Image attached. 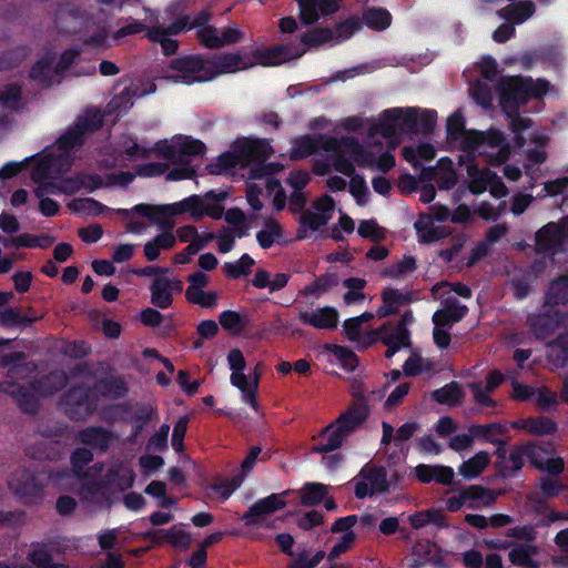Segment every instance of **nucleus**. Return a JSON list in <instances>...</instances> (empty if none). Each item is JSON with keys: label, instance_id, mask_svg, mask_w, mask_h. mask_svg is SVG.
Returning a JSON list of instances; mask_svg holds the SVG:
<instances>
[{"label": "nucleus", "instance_id": "1", "mask_svg": "<svg viewBox=\"0 0 568 568\" xmlns=\"http://www.w3.org/2000/svg\"><path fill=\"white\" fill-rule=\"evenodd\" d=\"M550 83L546 79L534 81L530 77H508L498 82L499 104L504 112H516L532 99L548 93Z\"/></svg>", "mask_w": 568, "mask_h": 568}, {"label": "nucleus", "instance_id": "2", "mask_svg": "<svg viewBox=\"0 0 568 568\" xmlns=\"http://www.w3.org/2000/svg\"><path fill=\"white\" fill-rule=\"evenodd\" d=\"M323 150L333 153V168L346 176L354 174L355 163L365 168L373 166L375 161V153L364 148L355 136H327Z\"/></svg>", "mask_w": 568, "mask_h": 568}, {"label": "nucleus", "instance_id": "3", "mask_svg": "<svg viewBox=\"0 0 568 568\" xmlns=\"http://www.w3.org/2000/svg\"><path fill=\"white\" fill-rule=\"evenodd\" d=\"M464 151L475 155L487 156V163L498 166L506 163L510 156V145L500 130H470L463 140Z\"/></svg>", "mask_w": 568, "mask_h": 568}, {"label": "nucleus", "instance_id": "4", "mask_svg": "<svg viewBox=\"0 0 568 568\" xmlns=\"http://www.w3.org/2000/svg\"><path fill=\"white\" fill-rule=\"evenodd\" d=\"M99 400V395L91 386L79 383L62 394L59 406L70 420L84 422L98 410Z\"/></svg>", "mask_w": 568, "mask_h": 568}, {"label": "nucleus", "instance_id": "5", "mask_svg": "<svg viewBox=\"0 0 568 568\" xmlns=\"http://www.w3.org/2000/svg\"><path fill=\"white\" fill-rule=\"evenodd\" d=\"M51 471L44 468H22L14 471L9 488L24 505H39L43 501L44 480L51 478Z\"/></svg>", "mask_w": 568, "mask_h": 568}, {"label": "nucleus", "instance_id": "6", "mask_svg": "<svg viewBox=\"0 0 568 568\" xmlns=\"http://www.w3.org/2000/svg\"><path fill=\"white\" fill-rule=\"evenodd\" d=\"M168 68L176 71V75L170 77L175 82L192 84L195 82H207L206 73H209L207 59L201 54H189L174 58L170 61Z\"/></svg>", "mask_w": 568, "mask_h": 568}, {"label": "nucleus", "instance_id": "7", "mask_svg": "<svg viewBox=\"0 0 568 568\" xmlns=\"http://www.w3.org/2000/svg\"><path fill=\"white\" fill-rule=\"evenodd\" d=\"M87 20L85 10L72 0H62L54 11L53 21L60 32L78 33Z\"/></svg>", "mask_w": 568, "mask_h": 568}, {"label": "nucleus", "instance_id": "8", "mask_svg": "<svg viewBox=\"0 0 568 568\" xmlns=\"http://www.w3.org/2000/svg\"><path fill=\"white\" fill-rule=\"evenodd\" d=\"M359 476L363 480L355 484L354 494L358 499H364L374 494H385L389 490L387 471L383 466H365Z\"/></svg>", "mask_w": 568, "mask_h": 568}, {"label": "nucleus", "instance_id": "9", "mask_svg": "<svg viewBox=\"0 0 568 568\" xmlns=\"http://www.w3.org/2000/svg\"><path fill=\"white\" fill-rule=\"evenodd\" d=\"M306 49L301 43L287 42L272 45L265 49L254 51V63L261 65H278L293 59L301 58Z\"/></svg>", "mask_w": 568, "mask_h": 568}, {"label": "nucleus", "instance_id": "10", "mask_svg": "<svg viewBox=\"0 0 568 568\" xmlns=\"http://www.w3.org/2000/svg\"><path fill=\"white\" fill-rule=\"evenodd\" d=\"M368 415L369 408L367 400L364 396L358 395L351 403L348 408L338 416L334 424L347 437L366 422Z\"/></svg>", "mask_w": 568, "mask_h": 568}, {"label": "nucleus", "instance_id": "11", "mask_svg": "<svg viewBox=\"0 0 568 568\" xmlns=\"http://www.w3.org/2000/svg\"><path fill=\"white\" fill-rule=\"evenodd\" d=\"M71 163H68V156L49 153L41 156L33 165L31 180L34 183H42L49 179H54L64 173Z\"/></svg>", "mask_w": 568, "mask_h": 568}, {"label": "nucleus", "instance_id": "12", "mask_svg": "<svg viewBox=\"0 0 568 568\" xmlns=\"http://www.w3.org/2000/svg\"><path fill=\"white\" fill-rule=\"evenodd\" d=\"M235 151L239 152L243 165L262 164L273 153L270 142L265 139H244L235 141Z\"/></svg>", "mask_w": 568, "mask_h": 568}, {"label": "nucleus", "instance_id": "13", "mask_svg": "<svg viewBox=\"0 0 568 568\" xmlns=\"http://www.w3.org/2000/svg\"><path fill=\"white\" fill-rule=\"evenodd\" d=\"M0 392L11 396L22 413H38V394L31 389V383L29 384V386H24L18 384L14 381L4 379L0 383Z\"/></svg>", "mask_w": 568, "mask_h": 568}, {"label": "nucleus", "instance_id": "14", "mask_svg": "<svg viewBox=\"0 0 568 568\" xmlns=\"http://www.w3.org/2000/svg\"><path fill=\"white\" fill-rule=\"evenodd\" d=\"M204 203L200 195L193 194L180 202L172 204L158 205L159 216L162 217V225L166 224L168 217L179 214L190 213L193 221L199 222L203 219Z\"/></svg>", "mask_w": 568, "mask_h": 568}, {"label": "nucleus", "instance_id": "15", "mask_svg": "<svg viewBox=\"0 0 568 568\" xmlns=\"http://www.w3.org/2000/svg\"><path fill=\"white\" fill-rule=\"evenodd\" d=\"M209 73L206 78L209 81L213 80L217 75L234 73L240 70L247 69L254 63H247L244 61L240 53H219L207 59Z\"/></svg>", "mask_w": 568, "mask_h": 568}, {"label": "nucleus", "instance_id": "16", "mask_svg": "<svg viewBox=\"0 0 568 568\" xmlns=\"http://www.w3.org/2000/svg\"><path fill=\"white\" fill-rule=\"evenodd\" d=\"M286 506V501L280 494H271L264 498L256 500L243 514L241 519L246 526H256L260 524V518L273 514Z\"/></svg>", "mask_w": 568, "mask_h": 568}, {"label": "nucleus", "instance_id": "17", "mask_svg": "<svg viewBox=\"0 0 568 568\" xmlns=\"http://www.w3.org/2000/svg\"><path fill=\"white\" fill-rule=\"evenodd\" d=\"M142 539L149 540L156 546L168 542L182 550H187L191 545V535L176 526H172L169 529H149L142 534Z\"/></svg>", "mask_w": 568, "mask_h": 568}, {"label": "nucleus", "instance_id": "18", "mask_svg": "<svg viewBox=\"0 0 568 568\" xmlns=\"http://www.w3.org/2000/svg\"><path fill=\"white\" fill-rule=\"evenodd\" d=\"M300 8V18L304 24H313L323 16L337 12L339 0H296Z\"/></svg>", "mask_w": 568, "mask_h": 568}, {"label": "nucleus", "instance_id": "19", "mask_svg": "<svg viewBox=\"0 0 568 568\" xmlns=\"http://www.w3.org/2000/svg\"><path fill=\"white\" fill-rule=\"evenodd\" d=\"M504 379L505 377L503 373L498 369H494L488 373L485 386L481 382L469 383L468 388L474 396L475 403L480 407H496V400L488 394L498 388L503 384Z\"/></svg>", "mask_w": 568, "mask_h": 568}, {"label": "nucleus", "instance_id": "20", "mask_svg": "<svg viewBox=\"0 0 568 568\" xmlns=\"http://www.w3.org/2000/svg\"><path fill=\"white\" fill-rule=\"evenodd\" d=\"M69 382L68 374L62 369H53L41 378L31 382V389L41 397L53 396L63 389Z\"/></svg>", "mask_w": 568, "mask_h": 568}, {"label": "nucleus", "instance_id": "21", "mask_svg": "<svg viewBox=\"0 0 568 568\" xmlns=\"http://www.w3.org/2000/svg\"><path fill=\"white\" fill-rule=\"evenodd\" d=\"M298 318L303 324L317 329H335L338 325V313L332 306H324L312 313L300 312Z\"/></svg>", "mask_w": 568, "mask_h": 568}, {"label": "nucleus", "instance_id": "22", "mask_svg": "<svg viewBox=\"0 0 568 568\" xmlns=\"http://www.w3.org/2000/svg\"><path fill=\"white\" fill-rule=\"evenodd\" d=\"M561 315L559 312L552 314L544 313L528 317L530 331L538 339L549 337L559 326Z\"/></svg>", "mask_w": 568, "mask_h": 568}, {"label": "nucleus", "instance_id": "23", "mask_svg": "<svg viewBox=\"0 0 568 568\" xmlns=\"http://www.w3.org/2000/svg\"><path fill=\"white\" fill-rule=\"evenodd\" d=\"M326 138L327 136L310 134L296 138L290 151V159L298 161L316 153L320 149L323 150V143Z\"/></svg>", "mask_w": 568, "mask_h": 568}, {"label": "nucleus", "instance_id": "24", "mask_svg": "<svg viewBox=\"0 0 568 568\" xmlns=\"http://www.w3.org/2000/svg\"><path fill=\"white\" fill-rule=\"evenodd\" d=\"M536 12V6L531 0H520L508 4L498 11V16L515 24H521Z\"/></svg>", "mask_w": 568, "mask_h": 568}, {"label": "nucleus", "instance_id": "25", "mask_svg": "<svg viewBox=\"0 0 568 568\" xmlns=\"http://www.w3.org/2000/svg\"><path fill=\"white\" fill-rule=\"evenodd\" d=\"M112 434L101 426H89L80 430L78 440L87 446L105 452L111 444Z\"/></svg>", "mask_w": 568, "mask_h": 568}, {"label": "nucleus", "instance_id": "26", "mask_svg": "<svg viewBox=\"0 0 568 568\" xmlns=\"http://www.w3.org/2000/svg\"><path fill=\"white\" fill-rule=\"evenodd\" d=\"M135 475L132 469L112 467L101 478L99 486L102 488H118L126 490L134 484Z\"/></svg>", "mask_w": 568, "mask_h": 568}, {"label": "nucleus", "instance_id": "27", "mask_svg": "<svg viewBox=\"0 0 568 568\" xmlns=\"http://www.w3.org/2000/svg\"><path fill=\"white\" fill-rule=\"evenodd\" d=\"M525 456V446H515L505 460L495 463L497 475L503 479L513 478L524 467Z\"/></svg>", "mask_w": 568, "mask_h": 568}, {"label": "nucleus", "instance_id": "28", "mask_svg": "<svg viewBox=\"0 0 568 568\" xmlns=\"http://www.w3.org/2000/svg\"><path fill=\"white\" fill-rule=\"evenodd\" d=\"M318 436L323 440L312 447V452L316 454H326L338 449L346 438V435L334 423L324 427Z\"/></svg>", "mask_w": 568, "mask_h": 568}, {"label": "nucleus", "instance_id": "29", "mask_svg": "<svg viewBox=\"0 0 568 568\" xmlns=\"http://www.w3.org/2000/svg\"><path fill=\"white\" fill-rule=\"evenodd\" d=\"M429 215H420L414 226L418 234V242L423 244L434 243L447 236L444 226H435Z\"/></svg>", "mask_w": 568, "mask_h": 568}, {"label": "nucleus", "instance_id": "30", "mask_svg": "<svg viewBox=\"0 0 568 568\" xmlns=\"http://www.w3.org/2000/svg\"><path fill=\"white\" fill-rule=\"evenodd\" d=\"M258 365L255 367L254 378L253 382L250 384L248 379L245 374L243 373H232L231 374V383L233 386L239 388L243 396L245 397V402L253 407L254 409H257L258 403H257V388L260 383V375L256 372Z\"/></svg>", "mask_w": 568, "mask_h": 568}, {"label": "nucleus", "instance_id": "31", "mask_svg": "<svg viewBox=\"0 0 568 568\" xmlns=\"http://www.w3.org/2000/svg\"><path fill=\"white\" fill-rule=\"evenodd\" d=\"M52 63L53 59L47 57L38 60L30 69V79L36 81L42 89L50 88L55 82V77H59Z\"/></svg>", "mask_w": 568, "mask_h": 568}, {"label": "nucleus", "instance_id": "32", "mask_svg": "<svg viewBox=\"0 0 568 568\" xmlns=\"http://www.w3.org/2000/svg\"><path fill=\"white\" fill-rule=\"evenodd\" d=\"M64 446L60 440H41L29 447L28 455L37 460H59Z\"/></svg>", "mask_w": 568, "mask_h": 568}, {"label": "nucleus", "instance_id": "33", "mask_svg": "<svg viewBox=\"0 0 568 568\" xmlns=\"http://www.w3.org/2000/svg\"><path fill=\"white\" fill-rule=\"evenodd\" d=\"M568 303V273L552 280L545 293V305L559 306Z\"/></svg>", "mask_w": 568, "mask_h": 568}, {"label": "nucleus", "instance_id": "34", "mask_svg": "<svg viewBox=\"0 0 568 568\" xmlns=\"http://www.w3.org/2000/svg\"><path fill=\"white\" fill-rule=\"evenodd\" d=\"M151 303L161 310L169 308L173 303L171 292V280L168 277H155L150 285Z\"/></svg>", "mask_w": 568, "mask_h": 568}, {"label": "nucleus", "instance_id": "35", "mask_svg": "<svg viewBox=\"0 0 568 568\" xmlns=\"http://www.w3.org/2000/svg\"><path fill=\"white\" fill-rule=\"evenodd\" d=\"M546 355L549 363L557 368H562L568 363V334H559L546 346Z\"/></svg>", "mask_w": 568, "mask_h": 568}, {"label": "nucleus", "instance_id": "36", "mask_svg": "<svg viewBox=\"0 0 568 568\" xmlns=\"http://www.w3.org/2000/svg\"><path fill=\"white\" fill-rule=\"evenodd\" d=\"M205 144L190 136H180L176 139V161L178 164H189L193 156L205 152Z\"/></svg>", "mask_w": 568, "mask_h": 568}, {"label": "nucleus", "instance_id": "37", "mask_svg": "<svg viewBox=\"0 0 568 568\" xmlns=\"http://www.w3.org/2000/svg\"><path fill=\"white\" fill-rule=\"evenodd\" d=\"M538 554V546L532 544H519L508 552L509 561L523 568H539V562L534 559Z\"/></svg>", "mask_w": 568, "mask_h": 568}, {"label": "nucleus", "instance_id": "38", "mask_svg": "<svg viewBox=\"0 0 568 568\" xmlns=\"http://www.w3.org/2000/svg\"><path fill=\"white\" fill-rule=\"evenodd\" d=\"M92 388L98 395L114 399L124 397L129 392L126 383L121 377L100 378Z\"/></svg>", "mask_w": 568, "mask_h": 568}, {"label": "nucleus", "instance_id": "39", "mask_svg": "<svg viewBox=\"0 0 568 568\" xmlns=\"http://www.w3.org/2000/svg\"><path fill=\"white\" fill-rule=\"evenodd\" d=\"M84 142V133L75 123L67 130L55 142L59 155L68 156V163H72L70 152L81 146Z\"/></svg>", "mask_w": 568, "mask_h": 568}, {"label": "nucleus", "instance_id": "40", "mask_svg": "<svg viewBox=\"0 0 568 568\" xmlns=\"http://www.w3.org/2000/svg\"><path fill=\"white\" fill-rule=\"evenodd\" d=\"M489 463V454L484 450L478 452L468 460H465L460 464L458 467V474L467 480L475 479L484 471Z\"/></svg>", "mask_w": 568, "mask_h": 568}, {"label": "nucleus", "instance_id": "41", "mask_svg": "<svg viewBox=\"0 0 568 568\" xmlns=\"http://www.w3.org/2000/svg\"><path fill=\"white\" fill-rule=\"evenodd\" d=\"M362 23H365L369 29L375 31H384L392 23V14L385 8H367L363 12Z\"/></svg>", "mask_w": 568, "mask_h": 568}, {"label": "nucleus", "instance_id": "42", "mask_svg": "<svg viewBox=\"0 0 568 568\" xmlns=\"http://www.w3.org/2000/svg\"><path fill=\"white\" fill-rule=\"evenodd\" d=\"M403 112V108H392L383 111L376 124V131L385 139L394 138Z\"/></svg>", "mask_w": 568, "mask_h": 568}, {"label": "nucleus", "instance_id": "43", "mask_svg": "<svg viewBox=\"0 0 568 568\" xmlns=\"http://www.w3.org/2000/svg\"><path fill=\"white\" fill-rule=\"evenodd\" d=\"M562 236V227L550 222L537 231L536 243L544 250H550L561 242Z\"/></svg>", "mask_w": 568, "mask_h": 568}, {"label": "nucleus", "instance_id": "44", "mask_svg": "<svg viewBox=\"0 0 568 568\" xmlns=\"http://www.w3.org/2000/svg\"><path fill=\"white\" fill-rule=\"evenodd\" d=\"M39 317L27 316L16 307H7L0 311V326L4 328L28 327Z\"/></svg>", "mask_w": 568, "mask_h": 568}, {"label": "nucleus", "instance_id": "45", "mask_svg": "<svg viewBox=\"0 0 568 568\" xmlns=\"http://www.w3.org/2000/svg\"><path fill=\"white\" fill-rule=\"evenodd\" d=\"M327 486L321 483H305L300 493L301 504L305 507L320 505L327 496Z\"/></svg>", "mask_w": 568, "mask_h": 568}, {"label": "nucleus", "instance_id": "46", "mask_svg": "<svg viewBox=\"0 0 568 568\" xmlns=\"http://www.w3.org/2000/svg\"><path fill=\"white\" fill-rule=\"evenodd\" d=\"M468 432L471 433L474 439H481L494 444L495 442H498L497 436L506 434L507 429L500 423H489L473 424L469 426Z\"/></svg>", "mask_w": 568, "mask_h": 568}, {"label": "nucleus", "instance_id": "47", "mask_svg": "<svg viewBox=\"0 0 568 568\" xmlns=\"http://www.w3.org/2000/svg\"><path fill=\"white\" fill-rule=\"evenodd\" d=\"M464 396V392L457 382H450L432 393V398L438 404L456 406Z\"/></svg>", "mask_w": 568, "mask_h": 568}, {"label": "nucleus", "instance_id": "48", "mask_svg": "<svg viewBox=\"0 0 568 568\" xmlns=\"http://www.w3.org/2000/svg\"><path fill=\"white\" fill-rule=\"evenodd\" d=\"M381 334V342L386 345H399L402 347L410 346V332L408 329H400L398 327L389 328L387 324H383L378 328Z\"/></svg>", "mask_w": 568, "mask_h": 568}, {"label": "nucleus", "instance_id": "49", "mask_svg": "<svg viewBox=\"0 0 568 568\" xmlns=\"http://www.w3.org/2000/svg\"><path fill=\"white\" fill-rule=\"evenodd\" d=\"M334 39L335 33L331 28H314L307 32L302 33L300 36V40L294 41V43H301L302 48L305 49V47H318Z\"/></svg>", "mask_w": 568, "mask_h": 568}, {"label": "nucleus", "instance_id": "50", "mask_svg": "<svg viewBox=\"0 0 568 568\" xmlns=\"http://www.w3.org/2000/svg\"><path fill=\"white\" fill-rule=\"evenodd\" d=\"M27 355L24 352L18 351L8 354H3L0 357V366L8 368L7 377L12 381L17 375L28 371V363H22L26 361Z\"/></svg>", "mask_w": 568, "mask_h": 568}, {"label": "nucleus", "instance_id": "51", "mask_svg": "<svg viewBox=\"0 0 568 568\" xmlns=\"http://www.w3.org/2000/svg\"><path fill=\"white\" fill-rule=\"evenodd\" d=\"M242 165L239 152L235 151V143L233 151H226L216 158L214 163L209 164L207 169L211 174L220 175Z\"/></svg>", "mask_w": 568, "mask_h": 568}, {"label": "nucleus", "instance_id": "52", "mask_svg": "<svg viewBox=\"0 0 568 568\" xmlns=\"http://www.w3.org/2000/svg\"><path fill=\"white\" fill-rule=\"evenodd\" d=\"M0 104L9 110L19 111L23 109L22 88L17 83H9L0 90Z\"/></svg>", "mask_w": 568, "mask_h": 568}, {"label": "nucleus", "instance_id": "53", "mask_svg": "<svg viewBox=\"0 0 568 568\" xmlns=\"http://www.w3.org/2000/svg\"><path fill=\"white\" fill-rule=\"evenodd\" d=\"M255 261L247 254L244 253L236 262H226L223 265V272L226 277L232 280H239L247 276L251 273L252 266Z\"/></svg>", "mask_w": 568, "mask_h": 568}, {"label": "nucleus", "instance_id": "54", "mask_svg": "<svg viewBox=\"0 0 568 568\" xmlns=\"http://www.w3.org/2000/svg\"><path fill=\"white\" fill-rule=\"evenodd\" d=\"M283 235V229L280 223L270 219L265 221V229L256 233V240L262 248L267 250L273 246L275 241L282 239Z\"/></svg>", "mask_w": 568, "mask_h": 568}, {"label": "nucleus", "instance_id": "55", "mask_svg": "<svg viewBox=\"0 0 568 568\" xmlns=\"http://www.w3.org/2000/svg\"><path fill=\"white\" fill-rule=\"evenodd\" d=\"M221 326L234 335L241 334L248 324V318L236 311H223L219 315Z\"/></svg>", "mask_w": 568, "mask_h": 568}, {"label": "nucleus", "instance_id": "56", "mask_svg": "<svg viewBox=\"0 0 568 568\" xmlns=\"http://www.w3.org/2000/svg\"><path fill=\"white\" fill-rule=\"evenodd\" d=\"M114 211L118 215H120L123 219H128L132 213H134L140 216L146 217L152 223H162V217L159 216L158 205L140 203L134 205L132 209H116Z\"/></svg>", "mask_w": 568, "mask_h": 568}, {"label": "nucleus", "instance_id": "57", "mask_svg": "<svg viewBox=\"0 0 568 568\" xmlns=\"http://www.w3.org/2000/svg\"><path fill=\"white\" fill-rule=\"evenodd\" d=\"M468 313V307L459 303L456 298H448L445 308L435 312V318L445 317L446 322H460Z\"/></svg>", "mask_w": 568, "mask_h": 568}, {"label": "nucleus", "instance_id": "58", "mask_svg": "<svg viewBox=\"0 0 568 568\" xmlns=\"http://www.w3.org/2000/svg\"><path fill=\"white\" fill-rule=\"evenodd\" d=\"M417 268V261L413 255H405L397 263L384 268L383 277L399 278Z\"/></svg>", "mask_w": 568, "mask_h": 568}, {"label": "nucleus", "instance_id": "59", "mask_svg": "<svg viewBox=\"0 0 568 568\" xmlns=\"http://www.w3.org/2000/svg\"><path fill=\"white\" fill-rule=\"evenodd\" d=\"M463 496L467 501H481L485 506H490L496 500L493 489L481 485H470L463 489Z\"/></svg>", "mask_w": 568, "mask_h": 568}, {"label": "nucleus", "instance_id": "60", "mask_svg": "<svg viewBox=\"0 0 568 568\" xmlns=\"http://www.w3.org/2000/svg\"><path fill=\"white\" fill-rule=\"evenodd\" d=\"M529 433L535 436L552 435L557 432L558 425L550 417H528Z\"/></svg>", "mask_w": 568, "mask_h": 568}, {"label": "nucleus", "instance_id": "61", "mask_svg": "<svg viewBox=\"0 0 568 568\" xmlns=\"http://www.w3.org/2000/svg\"><path fill=\"white\" fill-rule=\"evenodd\" d=\"M327 349L341 362L343 367L354 371L358 366L357 355L347 346L332 344Z\"/></svg>", "mask_w": 568, "mask_h": 568}, {"label": "nucleus", "instance_id": "62", "mask_svg": "<svg viewBox=\"0 0 568 568\" xmlns=\"http://www.w3.org/2000/svg\"><path fill=\"white\" fill-rule=\"evenodd\" d=\"M152 415L153 408L150 405L138 406L134 414L128 419L132 423V437L141 434L144 425L151 420Z\"/></svg>", "mask_w": 568, "mask_h": 568}, {"label": "nucleus", "instance_id": "63", "mask_svg": "<svg viewBox=\"0 0 568 568\" xmlns=\"http://www.w3.org/2000/svg\"><path fill=\"white\" fill-rule=\"evenodd\" d=\"M531 466H534L538 470L546 471L548 475L558 476L565 469V462L561 457L537 459L532 455Z\"/></svg>", "mask_w": 568, "mask_h": 568}, {"label": "nucleus", "instance_id": "64", "mask_svg": "<svg viewBox=\"0 0 568 568\" xmlns=\"http://www.w3.org/2000/svg\"><path fill=\"white\" fill-rule=\"evenodd\" d=\"M362 27V21L356 16H351L344 21H341L335 27V39L338 41L351 38Z\"/></svg>", "mask_w": 568, "mask_h": 568}]
</instances>
